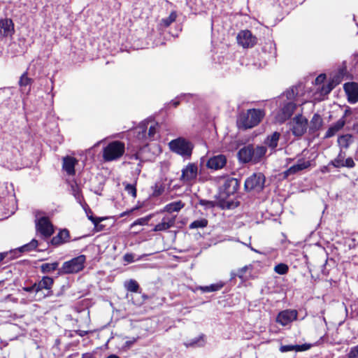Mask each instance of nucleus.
Masks as SVG:
<instances>
[{
    "label": "nucleus",
    "instance_id": "obj_39",
    "mask_svg": "<svg viewBox=\"0 0 358 358\" xmlns=\"http://www.w3.org/2000/svg\"><path fill=\"white\" fill-rule=\"evenodd\" d=\"M347 358H358V345L350 348Z\"/></svg>",
    "mask_w": 358,
    "mask_h": 358
},
{
    "label": "nucleus",
    "instance_id": "obj_4",
    "mask_svg": "<svg viewBox=\"0 0 358 358\" xmlns=\"http://www.w3.org/2000/svg\"><path fill=\"white\" fill-rule=\"evenodd\" d=\"M124 150V143L119 141H113L104 148L103 158L106 162L116 160L123 155Z\"/></svg>",
    "mask_w": 358,
    "mask_h": 358
},
{
    "label": "nucleus",
    "instance_id": "obj_1",
    "mask_svg": "<svg viewBox=\"0 0 358 358\" xmlns=\"http://www.w3.org/2000/svg\"><path fill=\"white\" fill-rule=\"evenodd\" d=\"M267 149L264 145H248L241 148L238 152V159L243 163H257L265 156Z\"/></svg>",
    "mask_w": 358,
    "mask_h": 358
},
{
    "label": "nucleus",
    "instance_id": "obj_16",
    "mask_svg": "<svg viewBox=\"0 0 358 358\" xmlns=\"http://www.w3.org/2000/svg\"><path fill=\"white\" fill-rule=\"evenodd\" d=\"M176 222V217L174 215H169L164 216L162 221L157 224L153 229L154 231H166L171 227H173Z\"/></svg>",
    "mask_w": 358,
    "mask_h": 358
},
{
    "label": "nucleus",
    "instance_id": "obj_52",
    "mask_svg": "<svg viewBox=\"0 0 358 358\" xmlns=\"http://www.w3.org/2000/svg\"><path fill=\"white\" fill-rule=\"evenodd\" d=\"M199 341V338H196L195 340H194L192 343H185V345L187 347H189V346H194V345H196L197 343V342Z\"/></svg>",
    "mask_w": 358,
    "mask_h": 358
},
{
    "label": "nucleus",
    "instance_id": "obj_6",
    "mask_svg": "<svg viewBox=\"0 0 358 358\" xmlns=\"http://www.w3.org/2000/svg\"><path fill=\"white\" fill-rule=\"evenodd\" d=\"M36 228L43 237H50L54 233L53 226L48 217L44 215L42 212L36 213Z\"/></svg>",
    "mask_w": 358,
    "mask_h": 358
},
{
    "label": "nucleus",
    "instance_id": "obj_14",
    "mask_svg": "<svg viewBox=\"0 0 358 358\" xmlns=\"http://www.w3.org/2000/svg\"><path fill=\"white\" fill-rule=\"evenodd\" d=\"M344 90L347 94L348 101L355 103L358 101V85L355 83H345Z\"/></svg>",
    "mask_w": 358,
    "mask_h": 358
},
{
    "label": "nucleus",
    "instance_id": "obj_8",
    "mask_svg": "<svg viewBox=\"0 0 358 358\" xmlns=\"http://www.w3.org/2000/svg\"><path fill=\"white\" fill-rule=\"evenodd\" d=\"M265 183V176L262 173H255L245 181V188L247 190L260 192L263 189Z\"/></svg>",
    "mask_w": 358,
    "mask_h": 358
},
{
    "label": "nucleus",
    "instance_id": "obj_38",
    "mask_svg": "<svg viewBox=\"0 0 358 358\" xmlns=\"http://www.w3.org/2000/svg\"><path fill=\"white\" fill-rule=\"evenodd\" d=\"M125 191L135 198L136 196V188L135 185L131 184H126L124 187Z\"/></svg>",
    "mask_w": 358,
    "mask_h": 358
},
{
    "label": "nucleus",
    "instance_id": "obj_33",
    "mask_svg": "<svg viewBox=\"0 0 358 358\" xmlns=\"http://www.w3.org/2000/svg\"><path fill=\"white\" fill-rule=\"evenodd\" d=\"M177 17V13L176 11H172L169 16L166 18L162 20V24H163L164 27H169L172 22H173Z\"/></svg>",
    "mask_w": 358,
    "mask_h": 358
},
{
    "label": "nucleus",
    "instance_id": "obj_57",
    "mask_svg": "<svg viewBox=\"0 0 358 358\" xmlns=\"http://www.w3.org/2000/svg\"><path fill=\"white\" fill-rule=\"evenodd\" d=\"M131 159H138V155H136H136H132V156H131Z\"/></svg>",
    "mask_w": 358,
    "mask_h": 358
},
{
    "label": "nucleus",
    "instance_id": "obj_22",
    "mask_svg": "<svg viewBox=\"0 0 358 358\" xmlns=\"http://www.w3.org/2000/svg\"><path fill=\"white\" fill-rule=\"evenodd\" d=\"M354 137L352 134H346L341 136H339L337 139V143L338 146L341 148V150L343 149H348L350 145L353 143Z\"/></svg>",
    "mask_w": 358,
    "mask_h": 358
},
{
    "label": "nucleus",
    "instance_id": "obj_17",
    "mask_svg": "<svg viewBox=\"0 0 358 358\" xmlns=\"http://www.w3.org/2000/svg\"><path fill=\"white\" fill-rule=\"evenodd\" d=\"M227 163V159L223 155H218L210 157L208 162L207 166L210 169L218 170L224 166Z\"/></svg>",
    "mask_w": 358,
    "mask_h": 358
},
{
    "label": "nucleus",
    "instance_id": "obj_32",
    "mask_svg": "<svg viewBox=\"0 0 358 358\" xmlns=\"http://www.w3.org/2000/svg\"><path fill=\"white\" fill-rule=\"evenodd\" d=\"M37 246H38V241H36V239H33L29 243L25 244L23 246H22L20 248V250L21 252H29V251H31V250H34L35 248H36Z\"/></svg>",
    "mask_w": 358,
    "mask_h": 358
},
{
    "label": "nucleus",
    "instance_id": "obj_40",
    "mask_svg": "<svg viewBox=\"0 0 358 358\" xmlns=\"http://www.w3.org/2000/svg\"><path fill=\"white\" fill-rule=\"evenodd\" d=\"M164 190V187H163V185L161 183H156L155 185V187H154V195L159 196L161 194H162Z\"/></svg>",
    "mask_w": 358,
    "mask_h": 358
},
{
    "label": "nucleus",
    "instance_id": "obj_58",
    "mask_svg": "<svg viewBox=\"0 0 358 358\" xmlns=\"http://www.w3.org/2000/svg\"><path fill=\"white\" fill-rule=\"evenodd\" d=\"M83 358H92V357L90 355H85Z\"/></svg>",
    "mask_w": 358,
    "mask_h": 358
},
{
    "label": "nucleus",
    "instance_id": "obj_43",
    "mask_svg": "<svg viewBox=\"0 0 358 358\" xmlns=\"http://www.w3.org/2000/svg\"><path fill=\"white\" fill-rule=\"evenodd\" d=\"M248 266H245L242 267L241 268L238 269V271H237V273L235 274V275H236L238 278L243 279V277H244V274L248 271Z\"/></svg>",
    "mask_w": 358,
    "mask_h": 358
},
{
    "label": "nucleus",
    "instance_id": "obj_55",
    "mask_svg": "<svg viewBox=\"0 0 358 358\" xmlns=\"http://www.w3.org/2000/svg\"><path fill=\"white\" fill-rule=\"evenodd\" d=\"M5 255L3 253H0V262L4 259Z\"/></svg>",
    "mask_w": 358,
    "mask_h": 358
},
{
    "label": "nucleus",
    "instance_id": "obj_9",
    "mask_svg": "<svg viewBox=\"0 0 358 358\" xmlns=\"http://www.w3.org/2000/svg\"><path fill=\"white\" fill-rule=\"evenodd\" d=\"M289 124L293 134L301 136L306 131L308 120L303 115H298L292 119Z\"/></svg>",
    "mask_w": 358,
    "mask_h": 358
},
{
    "label": "nucleus",
    "instance_id": "obj_36",
    "mask_svg": "<svg viewBox=\"0 0 358 358\" xmlns=\"http://www.w3.org/2000/svg\"><path fill=\"white\" fill-rule=\"evenodd\" d=\"M31 83V79L27 77V73H23L21 76L20 79L19 80V85L22 88L26 87L27 86L29 85Z\"/></svg>",
    "mask_w": 358,
    "mask_h": 358
},
{
    "label": "nucleus",
    "instance_id": "obj_34",
    "mask_svg": "<svg viewBox=\"0 0 358 358\" xmlns=\"http://www.w3.org/2000/svg\"><path fill=\"white\" fill-rule=\"evenodd\" d=\"M126 289L131 292H138L139 285L138 282L134 280H130L125 284Z\"/></svg>",
    "mask_w": 358,
    "mask_h": 358
},
{
    "label": "nucleus",
    "instance_id": "obj_48",
    "mask_svg": "<svg viewBox=\"0 0 358 358\" xmlns=\"http://www.w3.org/2000/svg\"><path fill=\"white\" fill-rule=\"evenodd\" d=\"M135 342V338H133L132 340L130 341H127L125 342L124 348H125L126 349H129Z\"/></svg>",
    "mask_w": 358,
    "mask_h": 358
},
{
    "label": "nucleus",
    "instance_id": "obj_7",
    "mask_svg": "<svg viewBox=\"0 0 358 358\" xmlns=\"http://www.w3.org/2000/svg\"><path fill=\"white\" fill-rule=\"evenodd\" d=\"M169 145L173 152L183 157H189L192 155L193 146L191 143L184 138H179L173 140Z\"/></svg>",
    "mask_w": 358,
    "mask_h": 358
},
{
    "label": "nucleus",
    "instance_id": "obj_51",
    "mask_svg": "<svg viewBox=\"0 0 358 358\" xmlns=\"http://www.w3.org/2000/svg\"><path fill=\"white\" fill-rule=\"evenodd\" d=\"M199 289H201L203 292H211L209 286L200 287Z\"/></svg>",
    "mask_w": 358,
    "mask_h": 358
},
{
    "label": "nucleus",
    "instance_id": "obj_53",
    "mask_svg": "<svg viewBox=\"0 0 358 358\" xmlns=\"http://www.w3.org/2000/svg\"><path fill=\"white\" fill-rule=\"evenodd\" d=\"M351 113V111H350V109H347L345 110V113H344V115L342 117H344V119L345 118V117L348 115V114H350Z\"/></svg>",
    "mask_w": 358,
    "mask_h": 358
},
{
    "label": "nucleus",
    "instance_id": "obj_24",
    "mask_svg": "<svg viewBox=\"0 0 358 358\" xmlns=\"http://www.w3.org/2000/svg\"><path fill=\"white\" fill-rule=\"evenodd\" d=\"M343 75H344L343 70H342L339 73V75L338 76H336V78H334L331 83H329L326 86H324V85L322 86V93L324 94H327L329 93L332 90V89L337 84H338L341 82V78L343 76Z\"/></svg>",
    "mask_w": 358,
    "mask_h": 358
},
{
    "label": "nucleus",
    "instance_id": "obj_25",
    "mask_svg": "<svg viewBox=\"0 0 358 358\" xmlns=\"http://www.w3.org/2000/svg\"><path fill=\"white\" fill-rule=\"evenodd\" d=\"M53 283L54 280L52 278L49 276H44L38 283L36 284L38 292H40L43 289H50L52 287Z\"/></svg>",
    "mask_w": 358,
    "mask_h": 358
},
{
    "label": "nucleus",
    "instance_id": "obj_13",
    "mask_svg": "<svg viewBox=\"0 0 358 358\" xmlns=\"http://www.w3.org/2000/svg\"><path fill=\"white\" fill-rule=\"evenodd\" d=\"M295 108V103L292 101L287 103L277 115L275 117L276 120L279 122H283L290 117Z\"/></svg>",
    "mask_w": 358,
    "mask_h": 358
},
{
    "label": "nucleus",
    "instance_id": "obj_15",
    "mask_svg": "<svg viewBox=\"0 0 358 358\" xmlns=\"http://www.w3.org/2000/svg\"><path fill=\"white\" fill-rule=\"evenodd\" d=\"M310 166V162L309 161L299 159L296 164H294L284 172V176L287 178L289 176L294 175L306 169H308Z\"/></svg>",
    "mask_w": 358,
    "mask_h": 358
},
{
    "label": "nucleus",
    "instance_id": "obj_5",
    "mask_svg": "<svg viewBox=\"0 0 358 358\" xmlns=\"http://www.w3.org/2000/svg\"><path fill=\"white\" fill-rule=\"evenodd\" d=\"M86 261L85 255H81L72 259L65 262L59 270L60 274L75 273L82 271Z\"/></svg>",
    "mask_w": 358,
    "mask_h": 358
},
{
    "label": "nucleus",
    "instance_id": "obj_19",
    "mask_svg": "<svg viewBox=\"0 0 358 358\" xmlns=\"http://www.w3.org/2000/svg\"><path fill=\"white\" fill-rule=\"evenodd\" d=\"M345 124V120L344 117L340 118L333 125H331L327 131L324 138H329L334 136L338 131L343 129Z\"/></svg>",
    "mask_w": 358,
    "mask_h": 358
},
{
    "label": "nucleus",
    "instance_id": "obj_42",
    "mask_svg": "<svg viewBox=\"0 0 358 358\" xmlns=\"http://www.w3.org/2000/svg\"><path fill=\"white\" fill-rule=\"evenodd\" d=\"M199 204L205 206L206 208H211L214 207V202L210 201H207V200H203V199L200 200Z\"/></svg>",
    "mask_w": 358,
    "mask_h": 358
},
{
    "label": "nucleus",
    "instance_id": "obj_23",
    "mask_svg": "<svg viewBox=\"0 0 358 358\" xmlns=\"http://www.w3.org/2000/svg\"><path fill=\"white\" fill-rule=\"evenodd\" d=\"M280 136V134L278 131L272 133L271 135H268L267 138L265 139V145H267L271 150H274L275 148L278 146Z\"/></svg>",
    "mask_w": 358,
    "mask_h": 358
},
{
    "label": "nucleus",
    "instance_id": "obj_27",
    "mask_svg": "<svg viewBox=\"0 0 358 358\" xmlns=\"http://www.w3.org/2000/svg\"><path fill=\"white\" fill-rule=\"evenodd\" d=\"M322 119L318 114H315L310 123V129L315 131L320 129L322 126Z\"/></svg>",
    "mask_w": 358,
    "mask_h": 358
},
{
    "label": "nucleus",
    "instance_id": "obj_3",
    "mask_svg": "<svg viewBox=\"0 0 358 358\" xmlns=\"http://www.w3.org/2000/svg\"><path fill=\"white\" fill-rule=\"evenodd\" d=\"M158 131V124L154 122L146 121L141 122L135 129L134 133L139 140H154Z\"/></svg>",
    "mask_w": 358,
    "mask_h": 358
},
{
    "label": "nucleus",
    "instance_id": "obj_46",
    "mask_svg": "<svg viewBox=\"0 0 358 358\" xmlns=\"http://www.w3.org/2000/svg\"><path fill=\"white\" fill-rule=\"evenodd\" d=\"M210 292H215L220 289L222 287V284H213L209 285Z\"/></svg>",
    "mask_w": 358,
    "mask_h": 358
},
{
    "label": "nucleus",
    "instance_id": "obj_54",
    "mask_svg": "<svg viewBox=\"0 0 358 358\" xmlns=\"http://www.w3.org/2000/svg\"><path fill=\"white\" fill-rule=\"evenodd\" d=\"M106 358H120V357L118 356L115 355H109Z\"/></svg>",
    "mask_w": 358,
    "mask_h": 358
},
{
    "label": "nucleus",
    "instance_id": "obj_44",
    "mask_svg": "<svg viewBox=\"0 0 358 358\" xmlns=\"http://www.w3.org/2000/svg\"><path fill=\"white\" fill-rule=\"evenodd\" d=\"M229 185L233 187V191H236L238 185V180L235 178H231L227 181Z\"/></svg>",
    "mask_w": 358,
    "mask_h": 358
},
{
    "label": "nucleus",
    "instance_id": "obj_41",
    "mask_svg": "<svg viewBox=\"0 0 358 358\" xmlns=\"http://www.w3.org/2000/svg\"><path fill=\"white\" fill-rule=\"evenodd\" d=\"M343 167L353 168L355 166V163L352 158L348 157L343 162Z\"/></svg>",
    "mask_w": 358,
    "mask_h": 358
},
{
    "label": "nucleus",
    "instance_id": "obj_2",
    "mask_svg": "<svg viewBox=\"0 0 358 358\" xmlns=\"http://www.w3.org/2000/svg\"><path fill=\"white\" fill-rule=\"evenodd\" d=\"M265 113L261 109H249L242 113L238 119L237 124L239 127L250 129L257 126L263 119Z\"/></svg>",
    "mask_w": 358,
    "mask_h": 358
},
{
    "label": "nucleus",
    "instance_id": "obj_31",
    "mask_svg": "<svg viewBox=\"0 0 358 358\" xmlns=\"http://www.w3.org/2000/svg\"><path fill=\"white\" fill-rule=\"evenodd\" d=\"M208 225V220L205 218L196 220L189 224L190 229L204 228Z\"/></svg>",
    "mask_w": 358,
    "mask_h": 358
},
{
    "label": "nucleus",
    "instance_id": "obj_47",
    "mask_svg": "<svg viewBox=\"0 0 358 358\" xmlns=\"http://www.w3.org/2000/svg\"><path fill=\"white\" fill-rule=\"evenodd\" d=\"M325 78H326V76L324 74H321V75L318 76L315 79L316 84H320V83H323Z\"/></svg>",
    "mask_w": 358,
    "mask_h": 358
},
{
    "label": "nucleus",
    "instance_id": "obj_50",
    "mask_svg": "<svg viewBox=\"0 0 358 358\" xmlns=\"http://www.w3.org/2000/svg\"><path fill=\"white\" fill-rule=\"evenodd\" d=\"M88 218L94 224V225L98 224V223L100 222L99 218L94 217L92 215H88Z\"/></svg>",
    "mask_w": 358,
    "mask_h": 358
},
{
    "label": "nucleus",
    "instance_id": "obj_59",
    "mask_svg": "<svg viewBox=\"0 0 358 358\" xmlns=\"http://www.w3.org/2000/svg\"><path fill=\"white\" fill-rule=\"evenodd\" d=\"M178 103H178V101H174V102H173V106H174L175 107H176V106L178 105Z\"/></svg>",
    "mask_w": 358,
    "mask_h": 358
},
{
    "label": "nucleus",
    "instance_id": "obj_45",
    "mask_svg": "<svg viewBox=\"0 0 358 358\" xmlns=\"http://www.w3.org/2000/svg\"><path fill=\"white\" fill-rule=\"evenodd\" d=\"M23 289L27 292H35L36 293L38 292V290L37 289V286H36V283H34L32 286L24 287Z\"/></svg>",
    "mask_w": 358,
    "mask_h": 358
},
{
    "label": "nucleus",
    "instance_id": "obj_12",
    "mask_svg": "<svg viewBox=\"0 0 358 358\" xmlns=\"http://www.w3.org/2000/svg\"><path fill=\"white\" fill-rule=\"evenodd\" d=\"M198 174V166L196 164L189 163L182 170L180 180L188 182L195 180Z\"/></svg>",
    "mask_w": 358,
    "mask_h": 358
},
{
    "label": "nucleus",
    "instance_id": "obj_26",
    "mask_svg": "<svg viewBox=\"0 0 358 358\" xmlns=\"http://www.w3.org/2000/svg\"><path fill=\"white\" fill-rule=\"evenodd\" d=\"M69 238V231L66 229H64L61 231L57 236L53 237L51 242L53 245H59L64 242H66Z\"/></svg>",
    "mask_w": 358,
    "mask_h": 358
},
{
    "label": "nucleus",
    "instance_id": "obj_21",
    "mask_svg": "<svg viewBox=\"0 0 358 358\" xmlns=\"http://www.w3.org/2000/svg\"><path fill=\"white\" fill-rule=\"evenodd\" d=\"M77 160L72 157H65L63 158V169L69 174L73 175L75 173V165Z\"/></svg>",
    "mask_w": 358,
    "mask_h": 358
},
{
    "label": "nucleus",
    "instance_id": "obj_20",
    "mask_svg": "<svg viewBox=\"0 0 358 358\" xmlns=\"http://www.w3.org/2000/svg\"><path fill=\"white\" fill-rule=\"evenodd\" d=\"M311 347L310 344H303V345H282L280 348L281 352H287L289 351L303 352L309 350Z\"/></svg>",
    "mask_w": 358,
    "mask_h": 358
},
{
    "label": "nucleus",
    "instance_id": "obj_11",
    "mask_svg": "<svg viewBox=\"0 0 358 358\" xmlns=\"http://www.w3.org/2000/svg\"><path fill=\"white\" fill-rule=\"evenodd\" d=\"M298 313L295 310H285L280 312L276 317V322L286 326L297 319Z\"/></svg>",
    "mask_w": 358,
    "mask_h": 358
},
{
    "label": "nucleus",
    "instance_id": "obj_18",
    "mask_svg": "<svg viewBox=\"0 0 358 358\" xmlns=\"http://www.w3.org/2000/svg\"><path fill=\"white\" fill-rule=\"evenodd\" d=\"M14 32L13 21L10 19L0 20V35L3 36H11Z\"/></svg>",
    "mask_w": 358,
    "mask_h": 358
},
{
    "label": "nucleus",
    "instance_id": "obj_35",
    "mask_svg": "<svg viewBox=\"0 0 358 358\" xmlns=\"http://www.w3.org/2000/svg\"><path fill=\"white\" fill-rule=\"evenodd\" d=\"M288 266L285 264H277L275 267H274V271L275 273L280 274V275H284V274H286L288 271Z\"/></svg>",
    "mask_w": 358,
    "mask_h": 358
},
{
    "label": "nucleus",
    "instance_id": "obj_49",
    "mask_svg": "<svg viewBox=\"0 0 358 358\" xmlns=\"http://www.w3.org/2000/svg\"><path fill=\"white\" fill-rule=\"evenodd\" d=\"M124 259L127 262H132L134 259V257L131 254H126L124 256Z\"/></svg>",
    "mask_w": 358,
    "mask_h": 358
},
{
    "label": "nucleus",
    "instance_id": "obj_56",
    "mask_svg": "<svg viewBox=\"0 0 358 358\" xmlns=\"http://www.w3.org/2000/svg\"><path fill=\"white\" fill-rule=\"evenodd\" d=\"M136 208L131 209L129 212H124L122 214V216L129 214L130 212H133Z\"/></svg>",
    "mask_w": 358,
    "mask_h": 358
},
{
    "label": "nucleus",
    "instance_id": "obj_30",
    "mask_svg": "<svg viewBox=\"0 0 358 358\" xmlns=\"http://www.w3.org/2000/svg\"><path fill=\"white\" fill-rule=\"evenodd\" d=\"M184 206L181 201H176L166 206L165 209L168 212L179 211Z\"/></svg>",
    "mask_w": 358,
    "mask_h": 358
},
{
    "label": "nucleus",
    "instance_id": "obj_29",
    "mask_svg": "<svg viewBox=\"0 0 358 358\" xmlns=\"http://www.w3.org/2000/svg\"><path fill=\"white\" fill-rule=\"evenodd\" d=\"M58 266L59 263L57 262L52 263H45L41 266V269L43 273H47L55 271Z\"/></svg>",
    "mask_w": 358,
    "mask_h": 358
},
{
    "label": "nucleus",
    "instance_id": "obj_10",
    "mask_svg": "<svg viewBox=\"0 0 358 358\" xmlns=\"http://www.w3.org/2000/svg\"><path fill=\"white\" fill-rule=\"evenodd\" d=\"M237 41L244 48H252L256 44V38L249 30L241 31L237 36Z\"/></svg>",
    "mask_w": 358,
    "mask_h": 358
},
{
    "label": "nucleus",
    "instance_id": "obj_37",
    "mask_svg": "<svg viewBox=\"0 0 358 358\" xmlns=\"http://www.w3.org/2000/svg\"><path fill=\"white\" fill-rule=\"evenodd\" d=\"M152 217V215H148L145 217H141V218H139L138 220H136L132 224H131V227H134L135 225H145L148 223V222L150 221V220L151 219Z\"/></svg>",
    "mask_w": 358,
    "mask_h": 358
},
{
    "label": "nucleus",
    "instance_id": "obj_28",
    "mask_svg": "<svg viewBox=\"0 0 358 358\" xmlns=\"http://www.w3.org/2000/svg\"><path fill=\"white\" fill-rule=\"evenodd\" d=\"M345 159V153L342 150L340 151L336 158L332 160L329 164L334 166L335 168L343 167V162Z\"/></svg>",
    "mask_w": 358,
    "mask_h": 358
},
{
    "label": "nucleus",
    "instance_id": "obj_60",
    "mask_svg": "<svg viewBox=\"0 0 358 358\" xmlns=\"http://www.w3.org/2000/svg\"><path fill=\"white\" fill-rule=\"evenodd\" d=\"M1 283H2V281H0V284H1Z\"/></svg>",
    "mask_w": 358,
    "mask_h": 358
}]
</instances>
